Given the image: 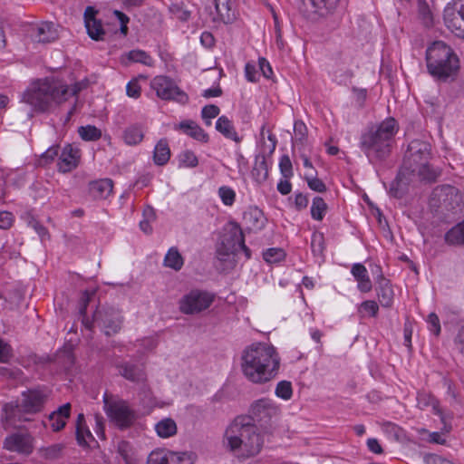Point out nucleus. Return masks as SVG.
<instances>
[{
    "label": "nucleus",
    "mask_w": 464,
    "mask_h": 464,
    "mask_svg": "<svg viewBox=\"0 0 464 464\" xmlns=\"http://www.w3.org/2000/svg\"><path fill=\"white\" fill-rule=\"evenodd\" d=\"M220 246L225 249L237 253L243 251L246 258H250V249L245 244V237L242 229L236 222H230L225 228V232L221 237Z\"/></svg>",
    "instance_id": "nucleus-13"
},
{
    "label": "nucleus",
    "mask_w": 464,
    "mask_h": 464,
    "mask_svg": "<svg viewBox=\"0 0 464 464\" xmlns=\"http://www.w3.org/2000/svg\"><path fill=\"white\" fill-rule=\"evenodd\" d=\"M424 460L426 464H446L450 462V460L434 454L425 456Z\"/></svg>",
    "instance_id": "nucleus-64"
},
{
    "label": "nucleus",
    "mask_w": 464,
    "mask_h": 464,
    "mask_svg": "<svg viewBox=\"0 0 464 464\" xmlns=\"http://www.w3.org/2000/svg\"><path fill=\"white\" fill-rule=\"evenodd\" d=\"M120 376L137 384H144L147 374L144 366L129 361H117L114 363Z\"/></svg>",
    "instance_id": "nucleus-17"
},
{
    "label": "nucleus",
    "mask_w": 464,
    "mask_h": 464,
    "mask_svg": "<svg viewBox=\"0 0 464 464\" xmlns=\"http://www.w3.org/2000/svg\"><path fill=\"white\" fill-rule=\"evenodd\" d=\"M444 240L449 246H464V220L448 230L444 235Z\"/></svg>",
    "instance_id": "nucleus-34"
},
{
    "label": "nucleus",
    "mask_w": 464,
    "mask_h": 464,
    "mask_svg": "<svg viewBox=\"0 0 464 464\" xmlns=\"http://www.w3.org/2000/svg\"><path fill=\"white\" fill-rule=\"evenodd\" d=\"M220 112L218 106L215 104H208L202 108L201 117L206 125H211V120L216 118Z\"/></svg>",
    "instance_id": "nucleus-44"
},
{
    "label": "nucleus",
    "mask_w": 464,
    "mask_h": 464,
    "mask_svg": "<svg viewBox=\"0 0 464 464\" xmlns=\"http://www.w3.org/2000/svg\"><path fill=\"white\" fill-rule=\"evenodd\" d=\"M215 295L208 291L193 289L183 295L179 302V310L185 314H195L208 309Z\"/></svg>",
    "instance_id": "nucleus-11"
},
{
    "label": "nucleus",
    "mask_w": 464,
    "mask_h": 464,
    "mask_svg": "<svg viewBox=\"0 0 464 464\" xmlns=\"http://www.w3.org/2000/svg\"><path fill=\"white\" fill-rule=\"evenodd\" d=\"M64 446L57 443L42 449V455L47 459H56L61 457Z\"/></svg>",
    "instance_id": "nucleus-45"
},
{
    "label": "nucleus",
    "mask_w": 464,
    "mask_h": 464,
    "mask_svg": "<svg viewBox=\"0 0 464 464\" xmlns=\"http://www.w3.org/2000/svg\"><path fill=\"white\" fill-rule=\"evenodd\" d=\"M294 131L295 139L302 142L306 137L307 129L303 121H296L294 124Z\"/></svg>",
    "instance_id": "nucleus-57"
},
{
    "label": "nucleus",
    "mask_w": 464,
    "mask_h": 464,
    "mask_svg": "<svg viewBox=\"0 0 464 464\" xmlns=\"http://www.w3.org/2000/svg\"><path fill=\"white\" fill-rule=\"evenodd\" d=\"M90 192L96 198H107L112 192L113 182L111 179H102L90 183Z\"/></svg>",
    "instance_id": "nucleus-29"
},
{
    "label": "nucleus",
    "mask_w": 464,
    "mask_h": 464,
    "mask_svg": "<svg viewBox=\"0 0 464 464\" xmlns=\"http://www.w3.org/2000/svg\"><path fill=\"white\" fill-rule=\"evenodd\" d=\"M280 357L276 349L265 343L246 346L241 354V371L244 376L256 384L266 383L276 377Z\"/></svg>",
    "instance_id": "nucleus-1"
},
{
    "label": "nucleus",
    "mask_w": 464,
    "mask_h": 464,
    "mask_svg": "<svg viewBox=\"0 0 464 464\" xmlns=\"http://www.w3.org/2000/svg\"><path fill=\"white\" fill-rule=\"evenodd\" d=\"M264 259L268 263H276L284 257V252L279 248H269L263 254Z\"/></svg>",
    "instance_id": "nucleus-52"
},
{
    "label": "nucleus",
    "mask_w": 464,
    "mask_h": 464,
    "mask_svg": "<svg viewBox=\"0 0 464 464\" xmlns=\"http://www.w3.org/2000/svg\"><path fill=\"white\" fill-rule=\"evenodd\" d=\"M352 274L358 282V289L361 292L367 293L372 290V282L364 266L359 263L354 264L352 267Z\"/></svg>",
    "instance_id": "nucleus-31"
},
{
    "label": "nucleus",
    "mask_w": 464,
    "mask_h": 464,
    "mask_svg": "<svg viewBox=\"0 0 464 464\" xmlns=\"http://www.w3.org/2000/svg\"><path fill=\"white\" fill-rule=\"evenodd\" d=\"M123 316L121 310L113 306H99L92 315V320L84 318L82 324L86 329L92 330L94 326L100 328L107 336L116 334L121 329Z\"/></svg>",
    "instance_id": "nucleus-8"
},
{
    "label": "nucleus",
    "mask_w": 464,
    "mask_h": 464,
    "mask_svg": "<svg viewBox=\"0 0 464 464\" xmlns=\"http://www.w3.org/2000/svg\"><path fill=\"white\" fill-rule=\"evenodd\" d=\"M155 430L160 438H169L177 433V424L174 420L165 418L156 423Z\"/></svg>",
    "instance_id": "nucleus-38"
},
{
    "label": "nucleus",
    "mask_w": 464,
    "mask_h": 464,
    "mask_svg": "<svg viewBox=\"0 0 464 464\" xmlns=\"http://www.w3.org/2000/svg\"><path fill=\"white\" fill-rule=\"evenodd\" d=\"M80 159L79 150L74 149L71 144L66 145L59 157L58 169L66 173L78 166Z\"/></svg>",
    "instance_id": "nucleus-24"
},
{
    "label": "nucleus",
    "mask_w": 464,
    "mask_h": 464,
    "mask_svg": "<svg viewBox=\"0 0 464 464\" xmlns=\"http://www.w3.org/2000/svg\"><path fill=\"white\" fill-rule=\"evenodd\" d=\"M78 133L83 140L93 141L97 140L102 136V131L93 125L81 126L78 129Z\"/></svg>",
    "instance_id": "nucleus-41"
},
{
    "label": "nucleus",
    "mask_w": 464,
    "mask_h": 464,
    "mask_svg": "<svg viewBox=\"0 0 464 464\" xmlns=\"http://www.w3.org/2000/svg\"><path fill=\"white\" fill-rule=\"evenodd\" d=\"M251 174L257 183H262L266 180L268 177V168L265 155L259 154L256 156Z\"/></svg>",
    "instance_id": "nucleus-37"
},
{
    "label": "nucleus",
    "mask_w": 464,
    "mask_h": 464,
    "mask_svg": "<svg viewBox=\"0 0 464 464\" xmlns=\"http://www.w3.org/2000/svg\"><path fill=\"white\" fill-rule=\"evenodd\" d=\"M312 252L314 256H323L324 250V238L323 234H314L311 242Z\"/></svg>",
    "instance_id": "nucleus-47"
},
{
    "label": "nucleus",
    "mask_w": 464,
    "mask_h": 464,
    "mask_svg": "<svg viewBox=\"0 0 464 464\" xmlns=\"http://www.w3.org/2000/svg\"><path fill=\"white\" fill-rule=\"evenodd\" d=\"M30 37L36 43H50L58 38V31L52 22H42L31 27Z\"/></svg>",
    "instance_id": "nucleus-20"
},
{
    "label": "nucleus",
    "mask_w": 464,
    "mask_h": 464,
    "mask_svg": "<svg viewBox=\"0 0 464 464\" xmlns=\"http://www.w3.org/2000/svg\"><path fill=\"white\" fill-rule=\"evenodd\" d=\"M223 446L233 453L244 458L257 455L264 440L256 424L250 423L249 418L236 417L227 427L223 436Z\"/></svg>",
    "instance_id": "nucleus-2"
},
{
    "label": "nucleus",
    "mask_w": 464,
    "mask_h": 464,
    "mask_svg": "<svg viewBox=\"0 0 464 464\" xmlns=\"http://www.w3.org/2000/svg\"><path fill=\"white\" fill-rule=\"evenodd\" d=\"M184 264L183 257L177 247H170L164 257V266L179 271Z\"/></svg>",
    "instance_id": "nucleus-39"
},
{
    "label": "nucleus",
    "mask_w": 464,
    "mask_h": 464,
    "mask_svg": "<svg viewBox=\"0 0 464 464\" xmlns=\"http://www.w3.org/2000/svg\"><path fill=\"white\" fill-rule=\"evenodd\" d=\"M150 86L155 90L157 96L162 100H173L182 104L186 103L188 100V95L167 76H156L151 81Z\"/></svg>",
    "instance_id": "nucleus-12"
},
{
    "label": "nucleus",
    "mask_w": 464,
    "mask_h": 464,
    "mask_svg": "<svg viewBox=\"0 0 464 464\" xmlns=\"http://www.w3.org/2000/svg\"><path fill=\"white\" fill-rule=\"evenodd\" d=\"M177 128L198 141L208 142V135L193 121H181Z\"/></svg>",
    "instance_id": "nucleus-30"
},
{
    "label": "nucleus",
    "mask_w": 464,
    "mask_h": 464,
    "mask_svg": "<svg viewBox=\"0 0 464 464\" xmlns=\"http://www.w3.org/2000/svg\"><path fill=\"white\" fill-rule=\"evenodd\" d=\"M59 153V146H52L46 151H44L38 161L40 166H45L54 160Z\"/></svg>",
    "instance_id": "nucleus-48"
},
{
    "label": "nucleus",
    "mask_w": 464,
    "mask_h": 464,
    "mask_svg": "<svg viewBox=\"0 0 464 464\" xmlns=\"http://www.w3.org/2000/svg\"><path fill=\"white\" fill-rule=\"evenodd\" d=\"M95 419V428L94 430L99 438L102 440H105V425L104 419L99 414L94 416Z\"/></svg>",
    "instance_id": "nucleus-58"
},
{
    "label": "nucleus",
    "mask_w": 464,
    "mask_h": 464,
    "mask_svg": "<svg viewBox=\"0 0 464 464\" xmlns=\"http://www.w3.org/2000/svg\"><path fill=\"white\" fill-rule=\"evenodd\" d=\"M87 87V82H76L69 88L68 85L54 79L40 81L34 89L26 92L23 96V102L28 103L37 111H46L53 105H58L72 95H77Z\"/></svg>",
    "instance_id": "nucleus-3"
},
{
    "label": "nucleus",
    "mask_w": 464,
    "mask_h": 464,
    "mask_svg": "<svg viewBox=\"0 0 464 464\" xmlns=\"http://www.w3.org/2000/svg\"><path fill=\"white\" fill-rule=\"evenodd\" d=\"M305 179L307 181L309 188L312 190L320 193L326 191V186L320 179L313 177L312 174H305Z\"/></svg>",
    "instance_id": "nucleus-51"
},
{
    "label": "nucleus",
    "mask_w": 464,
    "mask_h": 464,
    "mask_svg": "<svg viewBox=\"0 0 464 464\" xmlns=\"http://www.w3.org/2000/svg\"><path fill=\"white\" fill-rule=\"evenodd\" d=\"M398 130L393 118L381 122L376 129H372L361 136L360 147L371 162L382 160L391 153L392 143Z\"/></svg>",
    "instance_id": "nucleus-5"
},
{
    "label": "nucleus",
    "mask_w": 464,
    "mask_h": 464,
    "mask_svg": "<svg viewBox=\"0 0 464 464\" xmlns=\"http://www.w3.org/2000/svg\"><path fill=\"white\" fill-rule=\"evenodd\" d=\"M97 13L94 7L87 6L83 14L88 35L95 41L102 40L105 34L101 20L96 19Z\"/></svg>",
    "instance_id": "nucleus-23"
},
{
    "label": "nucleus",
    "mask_w": 464,
    "mask_h": 464,
    "mask_svg": "<svg viewBox=\"0 0 464 464\" xmlns=\"http://www.w3.org/2000/svg\"><path fill=\"white\" fill-rule=\"evenodd\" d=\"M127 145L133 146L142 141L144 138L143 127L140 124H132L125 129L122 135Z\"/></svg>",
    "instance_id": "nucleus-36"
},
{
    "label": "nucleus",
    "mask_w": 464,
    "mask_h": 464,
    "mask_svg": "<svg viewBox=\"0 0 464 464\" xmlns=\"http://www.w3.org/2000/svg\"><path fill=\"white\" fill-rule=\"evenodd\" d=\"M463 196L459 189L450 185L436 187L430 195L431 208H443L446 210L456 212L463 207Z\"/></svg>",
    "instance_id": "nucleus-10"
},
{
    "label": "nucleus",
    "mask_w": 464,
    "mask_h": 464,
    "mask_svg": "<svg viewBox=\"0 0 464 464\" xmlns=\"http://www.w3.org/2000/svg\"><path fill=\"white\" fill-rule=\"evenodd\" d=\"M444 22L456 36L464 38V0H459L453 6H447L444 10Z\"/></svg>",
    "instance_id": "nucleus-16"
},
{
    "label": "nucleus",
    "mask_w": 464,
    "mask_h": 464,
    "mask_svg": "<svg viewBox=\"0 0 464 464\" xmlns=\"http://www.w3.org/2000/svg\"><path fill=\"white\" fill-rule=\"evenodd\" d=\"M279 414V408L276 403L267 398L259 399L254 401L250 407L248 415H242L249 418L250 423L259 425L265 433H272L274 430L273 419Z\"/></svg>",
    "instance_id": "nucleus-9"
},
{
    "label": "nucleus",
    "mask_w": 464,
    "mask_h": 464,
    "mask_svg": "<svg viewBox=\"0 0 464 464\" xmlns=\"http://www.w3.org/2000/svg\"><path fill=\"white\" fill-rule=\"evenodd\" d=\"M76 440L82 447H88L89 443L94 440V437L85 423V418L82 413L78 414L76 420Z\"/></svg>",
    "instance_id": "nucleus-28"
},
{
    "label": "nucleus",
    "mask_w": 464,
    "mask_h": 464,
    "mask_svg": "<svg viewBox=\"0 0 464 464\" xmlns=\"http://www.w3.org/2000/svg\"><path fill=\"white\" fill-rule=\"evenodd\" d=\"M71 415V404L65 403L60 406L56 411L49 415V421L52 430L55 432L63 430L66 425V420Z\"/></svg>",
    "instance_id": "nucleus-26"
},
{
    "label": "nucleus",
    "mask_w": 464,
    "mask_h": 464,
    "mask_svg": "<svg viewBox=\"0 0 464 464\" xmlns=\"http://www.w3.org/2000/svg\"><path fill=\"white\" fill-rule=\"evenodd\" d=\"M170 158V150L168 140L161 139L158 141L153 151V160L158 166L165 165Z\"/></svg>",
    "instance_id": "nucleus-35"
},
{
    "label": "nucleus",
    "mask_w": 464,
    "mask_h": 464,
    "mask_svg": "<svg viewBox=\"0 0 464 464\" xmlns=\"http://www.w3.org/2000/svg\"><path fill=\"white\" fill-rule=\"evenodd\" d=\"M276 395L283 400H289L293 395L292 384L288 381H281L276 387Z\"/></svg>",
    "instance_id": "nucleus-43"
},
{
    "label": "nucleus",
    "mask_w": 464,
    "mask_h": 464,
    "mask_svg": "<svg viewBox=\"0 0 464 464\" xmlns=\"http://www.w3.org/2000/svg\"><path fill=\"white\" fill-rule=\"evenodd\" d=\"M454 343L458 351L464 355V327L459 331Z\"/></svg>",
    "instance_id": "nucleus-63"
},
{
    "label": "nucleus",
    "mask_w": 464,
    "mask_h": 464,
    "mask_svg": "<svg viewBox=\"0 0 464 464\" xmlns=\"http://www.w3.org/2000/svg\"><path fill=\"white\" fill-rule=\"evenodd\" d=\"M279 169L282 176L285 179H290L293 176V166L290 158L287 155H283L280 159Z\"/></svg>",
    "instance_id": "nucleus-50"
},
{
    "label": "nucleus",
    "mask_w": 464,
    "mask_h": 464,
    "mask_svg": "<svg viewBox=\"0 0 464 464\" xmlns=\"http://www.w3.org/2000/svg\"><path fill=\"white\" fill-rule=\"evenodd\" d=\"M216 14L210 13V20L214 23L222 22L224 24H232L237 14L232 0H214Z\"/></svg>",
    "instance_id": "nucleus-22"
},
{
    "label": "nucleus",
    "mask_w": 464,
    "mask_h": 464,
    "mask_svg": "<svg viewBox=\"0 0 464 464\" xmlns=\"http://www.w3.org/2000/svg\"><path fill=\"white\" fill-rule=\"evenodd\" d=\"M243 220L246 229L250 231L261 230L266 222L263 211L257 207L248 208L243 215Z\"/></svg>",
    "instance_id": "nucleus-25"
},
{
    "label": "nucleus",
    "mask_w": 464,
    "mask_h": 464,
    "mask_svg": "<svg viewBox=\"0 0 464 464\" xmlns=\"http://www.w3.org/2000/svg\"><path fill=\"white\" fill-rule=\"evenodd\" d=\"M140 86L138 80L134 79L129 82L126 86L127 95L131 98H138L140 95Z\"/></svg>",
    "instance_id": "nucleus-55"
},
{
    "label": "nucleus",
    "mask_w": 464,
    "mask_h": 464,
    "mask_svg": "<svg viewBox=\"0 0 464 464\" xmlns=\"http://www.w3.org/2000/svg\"><path fill=\"white\" fill-rule=\"evenodd\" d=\"M216 130L227 139H230L237 143L241 141V138L237 135L232 121L226 116H221L218 119Z\"/></svg>",
    "instance_id": "nucleus-32"
},
{
    "label": "nucleus",
    "mask_w": 464,
    "mask_h": 464,
    "mask_svg": "<svg viewBox=\"0 0 464 464\" xmlns=\"http://www.w3.org/2000/svg\"><path fill=\"white\" fill-rule=\"evenodd\" d=\"M33 439L28 433H13L4 441V448L10 451L30 454L33 450Z\"/></svg>",
    "instance_id": "nucleus-19"
},
{
    "label": "nucleus",
    "mask_w": 464,
    "mask_h": 464,
    "mask_svg": "<svg viewBox=\"0 0 464 464\" xmlns=\"http://www.w3.org/2000/svg\"><path fill=\"white\" fill-rule=\"evenodd\" d=\"M430 158V144L420 140H412L408 145L398 178L411 180V176H417L421 180L435 181L440 171L429 164Z\"/></svg>",
    "instance_id": "nucleus-4"
},
{
    "label": "nucleus",
    "mask_w": 464,
    "mask_h": 464,
    "mask_svg": "<svg viewBox=\"0 0 464 464\" xmlns=\"http://www.w3.org/2000/svg\"><path fill=\"white\" fill-rule=\"evenodd\" d=\"M376 290L381 305L383 307H390L392 304L394 294L389 280L384 278L382 275L379 276Z\"/></svg>",
    "instance_id": "nucleus-27"
},
{
    "label": "nucleus",
    "mask_w": 464,
    "mask_h": 464,
    "mask_svg": "<svg viewBox=\"0 0 464 464\" xmlns=\"http://www.w3.org/2000/svg\"><path fill=\"white\" fill-rule=\"evenodd\" d=\"M104 410L108 417L113 420L121 429H126L132 425L135 414L126 402H109L106 395L103 397Z\"/></svg>",
    "instance_id": "nucleus-14"
},
{
    "label": "nucleus",
    "mask_w": 464,
    "mask_h": 464,
    "mask_svg": "<svg viewBox=\"0 0 464 464\" xmlns=\"http://www.w3.org/2000/svg\"><path fill=\"white\" fill-rule=\"evenodd\" d=\"M218 196L226 206H232L236 199L235 191L227 186H222L218 188Z\"/></svg>",
    "instance_id": "nucleus-46"
},
{
    "label": "nucleus",
    "mask_w": 464,
    "mask_h": 464,
    "mask_svg": "<svg viewBox=\"0 0 464 464\" xmlns=\"http://www.w3.org/2000/svg\"><path fill=\"white\" fill-rule=\"evenodd\" d=\"M121 63L128 66L131 63H140L147 66L153 65L152 58L142 50H131L121 56Z\"/></svg>",
    "instance_id": "nucleus-33"
},
{
    "label": "nucleus",
    "mask_w": 464,
    "mask_h": 464,
    "mask_svg": "<svg viewBox=\"0 0 464 464\" xmlns=\"http://www.w3.org/2000/svg\"><path fill=\"white\" fill-rule=\"evenodd\" d=\"M45 395L38 391L23 392L21 401H11L3 407L2 418L5 422L22 420L23 413H35L42 410Z\"/></svg>",
    "instance_id": "nucleus-7"
},
{
    "label": "nucleus",
    "mask_w": 464,
    "mask_h": 464,
    "mask_svg": "<svg viewBox=\"0 0 464 464\" xmlns=\"http://www.w3.org/2000/svg\"><path fill=\"white\" fill-rule=\"evenodd\" d=\"M237 253L230 252L225 249L224 246H219L217 249V258L219 262L224 263L225 266L222 269L231 268L235 264V255Z\"/></svg>",
    "instance_id": "nucleus-42"
},
{
    "label": "nucleus",
    "mask_w": 464,
    "mask_h": 464,
    "mask_svg": "<svg viewBox=\"0 0 464 464\" xmlns=\"http://www.w3.org/2000/svg\"><path fill=\"white\" fill-rule=\"evenodd\" d=\"M427 322L430 325V331L438 336L440 333V324L438 315L434 313H430L428 315Z\"/></svg>",
    "instance_id": "nucleus-54"
},
{
    "label": "nucleus",
    "mask_w": 464,
    "mask_h": 464,
    "mask_svg": "<svg viewBox=\"0 0 464 464\" xmlns=\"http://www.w3.org/2000/svg\"><path fill=\"white\" fill-rule=\"evenodd\" d=\"M195 453L191 451L153 450L148 457V464H194Z\"/></svg>",
    "instance_id": "nucleus-15"
},
{
    "label": "nucleus",
    "mask_w": 464,
    "mask_h": 464,
    "mask_svg": "<svg viewBox=\"0 0 464 464\" xmlns=\"http://www.w3.org/2000/svg\"><path fill=\"white\" fill-rule=\"evenodd\" d=\"M327 210V205L321 197H315L313 199L311 207V216L315 220H322Z\"/></svg>",
    "instance_id": "nucleus-40"
},
{
    "label": "nucleus",
    "mask_w": 464,
    "mask_h": 464,
    "mask_svg": "<svg viewBox=\"0 0 464 464\" xmlns=\"http://www.w3.org/2000/svg\"><path fill=\"white\" fill-rule=\"evenodd\" d=\"M14 223V215L8 211L0 212V228L8 229Z\"/></svg>",
    "instance_id": "nucleus-56"
},
{
    "label": "nucleus",
    "mask_w": 464,
    "mask_h": 464,
    "mask_svg": "<svg viewBox=\"0 0 464 464\" xmlns=\"http://www.w3.org/2000/svg\"><path fill=\"white\" fill-rule=\"evenodd\" d=\"M418 405L420 408L430 406L434 414L439 415L443 424L442 430L450 432L451 430L452 414L450 412L445 413L439 405L436 398L429 394H421L418 397Z\"/></svg>",
    "instance_id": "nucleus-21"
},
{
    "label": "nucleus",
    "mask_w": 464,
    "mask_h": 464,
    "mask_svg": "<svg viewBox=\"0 0 464 464\" xmlns=\"http://www.w3.org/2000/svg\"><path fill=\"white\" fill-rule=\"evenodd\" d=\"M169 11L180 21H188L190 17V12L183 9L178 5H173L169 7Z\"/></svg>",
    "instance_id": "nucleus-53"
},
{
    "label": "nucleus",
    "mask_w": 464,
    "mask_h": 464,
    "mask_svg": "<svg viewBox=\"0 0 464 464\" xmlns=\"http://www.w3.org/2000/svg\"><path fill=\"white\" fill-rule=\"evenodd\" d=\"M259 68L266 78L269 79L271 77L273 71L269 63L265 58L259 59Z\"/></svg>",
    "instance_id": "nucleus-62"
},
{
    "label": "nucleus",
    "mask_w": 464,
    "mask_h": 464,
    "mask_svg": "<svg viewBox=\"0 0 464 464\" xmlns=\"http://www.w3.org/2000/svg\"><path fill=\"white\" fill-rule=\"evenodd\" d=\"M361 308L368 312L372 316H376L379 310L375 301H364L362 303Z\"/></svg>",
    "instance_id": "nucleus-61"
},
{
    "label": "nucleus",
    "mask_w": 464,
    "mask_h": 464,
    "mask_svg": "<svg viewBox=\"0 0 464 464\" xmlns=\"http://www.w3.org/2000/svg\"><path fill=\"white\" fill-rule=\"evenodd\" d=\"M115 16L119 19L121 23V32L122 34L126 35L128 33L127 24L129 23V17L121 11H114Z\"/></svg>",
    "instance_id": "nucleus-60"
},
{
    "label": "nucleus",
    "mask_w": 464,
    "mask_h": 464,
    "mask_svg": "<svg viewBox=\"0 0 464 464\" xmlns=\"http://www.w3.org/2000/svg\"><path fill=\"white\" fill-rule=\"evenodd\" d=\"M11 347L0 339V362H5L11 356Z\"/></svg>",
    "instance_id": "nucleus-59"
},
{
    "label": "nucleus",
    "mask_w": 464,
    "mask_h": 464,
    "mask_svg": "<svg viewBox=\"0 0 464 464\" xmlns=\"http://www.w3.org/2000/svg\"><path fill=\"white\" fill-rule=\"evenodd\" d=\"M180 165L188 168H194L198 166V160L197 156L191 150H185L179 156Z\"/></svg>",
    "instance_id": "nucleus-49"
},
{
    "label": "nucleus",
    "mask_w": 464,
    "mask_h": 464,
    "mask_svg": "<svg viewBox=\"0 0 464 464\" xmlns=\"http://www.w3.org/2000/svg\"><path fill=\"white\" fill-rule=\"evenodd\" d=\"M338 3L339 0H303L299 10L306 18H313L314 14L324 16L334 10Z\"/></svg>",
    "instance_id": "nucleus-18"
},
{
    "label": "nucleus",
    "mask_w": 464,
    "mask_h": 464,
    "mask_svg": "<svg viewBox=\"0 0 464 464\" xmlns=\"http://www.w3.org/2000/svg\"><path fill=\"white\" fill-rule=\"evenodd\" d=\"M426 63L429 73L441 82L454 79L459 70L458 55L443 41H435L427 48Z\"/></svg>",
    "instance_id": "nucleus-6"
}]
</instances>
